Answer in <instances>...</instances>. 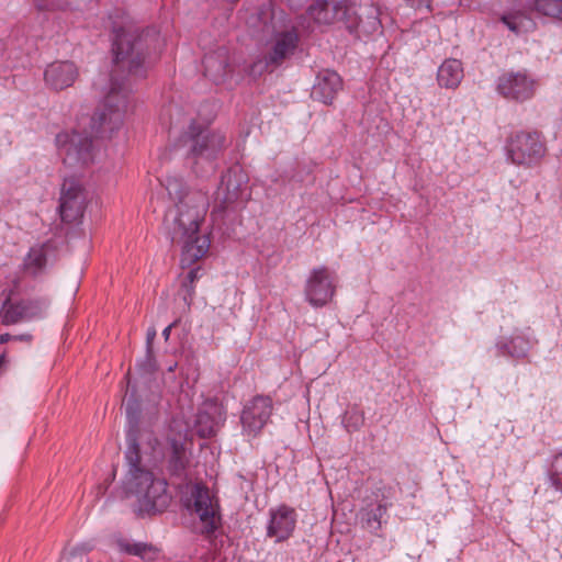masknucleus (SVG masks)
<instances>
[{"mask_svg": "<svg viewBox=\"0 0 562 562\" xmlns=\"http://www.w3.org/2000/svg\"><path fill=\"white\" fill-rule=\"evenodd\" d=\"M150 31L139 35L117 32L113 43L114 66L108 85L103 88V98L92 116V130L97 133L113 132L119 128L130 104L132 80L146 76L150 64L157 59L158 50Z\"/></svg>", "mask_w": 562, "mask_h": 562, "instance_id": "f257e3e1", "label": "nucleus"}, {"mask_svg": "<svg viewBox=\"0 0 562 562\" xmlns=\"http://www.w3.org/2000/svg\"><path fill=\"white\" fill-rule=\"evenodd\" d=\"M162 184L175 202L165 214V227L171 241L182 246V263L191 265L210 247L209 239L199 235L209 209V196L201 190L187 189L179 177H167Z\"/></svg>", "mask_w": 562, "mask_h": 562, "instance_id": "f03ea898", "label": "nucleus"}, {"mask_svg": "<svg viewBox=\"0 0 562 562\" xmlns=\"http://www.w3.org/2000/svg\"><path fill=\"white\" fill-rule=\"evenodd\" d=\"M125 409L131 429L127 432V448L125 460L127 473L124 488L127 494L137 499L139 514H155L164 512L171 502L166 480L155 477L154 474L142 464L139 445L137 441V422L139 405L133 398V394L125 401Z\"/></svg>", "mask_w": 562, "mask_h": 562, "instance_id": "7ed1b4c3", "label": "nucleus"}, {"mask_svg": "<svg viewBox=\"0 0 562 562\" xmlns=\"http://www.w3.org/2000/svg\"><path fill=\"white\" fill-rule=\"evenodd\" d=\"M188 147L187 159L196 175L215 170V160L228 146V139L221 131L207 130L192 121L183 139Z\"/></svg>", "mask_w": 562, "mask_h": 562, "instance_id": "20e7f679", "label": "nucleus"}, {"mask_svg": "<svg viewBox=\"0 0 562 562\" xmlns=\"http://www.w3.org/2000/svg\"><path fill=\"white\" fill-rule=\"evenodd\" d=\"M505 151L512 164L533 168L544 158L547 146L538 132L517 131L506 139Z\"/></svg>", "mask_w": 562, "mask_h": 562, "instance_id": "39448f33", "label": "nucleus"}, {"mask_svg": "<svg viewBox=\"0 0 562 562\" xmlns=\"http://www.w3.org/2000/svg\"><path fill=\"white\" fill-rule=\"evenodd\" d=\"M56 145L64 164L69 167L83 168L94 161V145L91 136L86 133H59L56 136Z\"/></svg>", "mask_w": 562, "mask_h": 562, "instance_id": "423d86ee", "label": "nucleus"}, {"mask_svg": "<svg viewBox=\"0 0 562 562\" xmlns=\"http://www.w3.org/2000/svg\"><path fill=\"white\" fill-rule=\"evenodd\" d=\"M337 276L325 266L312 269L304 285L305 300L315 308L327 305L335 296Z\"/></svg>", "mask_w": 562, "mask_h": 562, "instance_id": "0eeeda50", "label": "nucleus"}, {"mask_svg": "<svg viewBox=\"0 0 562 562\" xmlns=\"http://www.w3.org/2000/svg\"><path fill=\"white\" fill-rule=\"evenodd\" d=\"M187 507L199 517L202 533H212L218 528L221 521L218 507L207 487L200 484L194 485Z\"/></svg>", "mask_w": 562, "mask_h": 562, "instance_id": "6e6552de", "label": "nucleus"}, {"mask_svg": "<svg viewBox=\"0 0 562 562\" xmlns=\"http://www.w3.org/2000/svg\"><path fill=\"white\" fill-rule=\"evenodd\" d=\"M247 183L248 177L239 166L229 168L221 178L215 191V201L222 209L244 203L249 196Z\"/></svg>", "mask_w": 562, "mask_h": 562, "instance_id": "1a4fd4ad", "label": "nucleus"}, {"mask_svg": "<svg viewBox=\"0 0 562 562\" xmlns=\"http://www.w3.org/2000/svg\"><path fill=\"white\" fill-rule=\"evenodd\" d=\"M497 91L507 100L524 102L536 91V80L526 71H509L497 79Z\"/></svg>", "mask_w": 562, "mask_h": 562, "instance_id": "9d476101", "label": "nucleus"}, {"mask_svg": "<svg viewBox=\"0 0 562 562\" xmlns=\"http://www.w3.org/2000/svg\"><path fill=\"white\" fill-rule=\"evenodd\" d=\"M48 307L46 299L22 300L16 303L4 302L0 313L3 325H13L42 318Z\"/></svg>", "mask_w": 562, "mask_h": 562, "instance_id": "9b49d317", "label": "nucleus"}, {"mask_svg": "<svg viewBox=\"0 0 562 562\" xmlns=\"http://www.w3.org/2000/svg\"><path fill=\"white\" fill-rule=\"evenodd\" d=\"M58 209L61 221L66 223H74L82 215L85 194L83 188L77 179L67 178L64 180Z\"/></svg>", "mask_w": 562, "mask_h": 562, "instance_id": "f8f14e48", "label": "nucleus"}, {"mask_svg": "<svg viewBox=\"0 0 562 562\" xmlns=\"http://www.w3.org/2000/svg\"><path fill=\"white\" fill-rule=\"evenodd\" d=\"M272 412V401L268 396L254 397L243 409L240 420L244 432L257 436L268 423Z\"/></svg>", "mask_w": 562, "mask_h": 562, "instance_id": "ddd939ff", "label": "nucleus"}, {"mask_svg": "<svg viewBox=\"0 0 562 562\" xmlns=\"http://www.w3.org/2000/svg\"><path fill=\"white\" fill-rule=\"evenodd\" d=\"M225 418L224 406L215 400H207L198 412L194 424L195 431L202 438H210L220 430Z\"/></svg>", "mask_w": 562, "mask_h": 562, "instance_id": "4468645a", "label": "nucleus"}, {"mask_svg": "<svg viewBox=\"0 0 562 562\" xmlns=\"http://www.w3.org/2000/svg\"><path fill=\"white\" fill-rule=\"evenodd\" d=\"M267 536L276 542L288 540L296 526L297 515L294 508L288 505H280L269 512Z\"/></svg>", "mask_w": 562, "mask_h": 562, "instance_id": "2eb2a0df", "label": "nucleus"}, {"mask_svg": "<svg viewBox=\"0 0 562 562\" xmlns=\"http://www.w3.org/2000/svg\"><path fill=\"white\" fill-rule=\"evenodd\" d=\"M348 0H317L307 10L308 16L318 24H331L349 20Z\"/></svg>", "mask_w": 562, "mask_h": 562, "instance_id": "dca6fc26", "label": "nucleus"}, {"mask_svg": "<svg viewBox=\"0 0 562 562\" xmlns=\"http://www.w3.org/2000/svg\"><path fill=\"white\" fill-rule=\"evenodd\" d=\"M78 68L72 61H54L44 72L45 83L56 91L71 87L78 78Z\"/></svg>", "mask_w": 562, "mask_h": 562, "instance_id": "f3484780", "label": "nucleus"}, {"mask_svg": "<svg viewBox=\"0 0 562 562\" xmlns=\"http://www.w3.org/2000/svg\"><path fill=\"white\" fill-rule=\"evenodd\" d=\"M297 34L294 31H284L277 33L272 41L271 47L265 56L267 67H278L292 55L297 45Z\"/></svg>", "mask_w": 562, "mask_h": 562, "instance_id": "a211bd4d", "label": "nucleus"}, {"mask_svg": "<svg viewBox=\"0 0 562 562\" xmlns=\"http://www.w3.org/2000/svg\"><path fill=\"white\" fill-rule=\"evenodd\" d=\"M342 88L340 76L333 70H323L317 77L312 88V98L324 104H331L337 93Z\"/></svg>", "mask_w": 562, "mask_h": 562, "instance_id": "6ab92c4d", "label": "nucleus"}, {"mask_svg": "<svg viewBox=\"0 0 562 562\" xmlns=\"http://www.w3.org/2000/svg\"><path fill=\"white\" fill-rule=\"evenodd\" d=\"M204 75L213 82L221 83L229 72L228 50L218 47L203 58Z\"/></svg>", "mask_w": 562, "mask_h": 562, "instance_id": "aec40b11", "label": "nucleus"}, {"mask_svg": "<svg viewBox=\"0 0 562 562\" xmlns=\"http://www.w3.org/2000/svg\"><path fill=\"white\" fill-rule=\"evenodd\" d=\"M190 463V452L186 446L177 440L170 442V453L167 459V470L170 475L186 479Z\"/></svg>", "mask_w": 562, "mask_h": 562, "instance_id": "412c9836", "label": "nucleus"}, {"mask_svg": "<svg viewBox=\"0 0 562 562\" xmlns=\"http://www.w3.org/2000/svg\"><path fill=\"white\" fill-rule=\"evenodd\" d=\"M463 67L459 59H446L438 68L437 80L440 87L456 89L463 79Z\"/></svg>", "mask_w": 562, "mask_h": 562, "instance_id": "4be33fe9", "label": "nucleus"}, {"mask_svg": "<svg viewBox=\"0 0 562 562\" xmlns=\"http://www.w3.org/2000/svg\"><path fill=\"white\" fill-rule=\"evenodd\" d=\"M47 265V248L45 245H35L30 248L23 259L22 270L31 277L42 274Z\"/></svg>", "mask_w": 562, "mask_h": 562, "instance_id": "5701e85b", "label": "nucleus"}, {"mask_svg": "<svg viewBox=\"0 0 562 562\" xmlns=\"http://www.w3.org/2000/svg\"><path fill=\"white\" fill-rule=\"evenodd\" d=\"M530 328L527 331L516 330L507 341H499L497 345L503 352L516 357L524 358L527 356L531 347Z\"/></svg>", "mask_w": 562, "mask_h": 562, "instance_id": "b1692460", "label": "nucleus"}, {"mask_svg": "<svg viewBox=\"0 0 562 562\" xmlns=\"http://www.w3.org/2000/svg\"><path fill=\"white\" fill-rule=\"evenodd\" d=\"M117 546L121 552L137 557L144 561L151 562L164 558L159 549L145 543H130L126 541H120Z\"/></svg>", "mask_w": 562, "mask_h": 562, "instance_id": "393cba45", "label": "nucleus"}, {"mask_svg": "<svg viewBox=\"0 0 562 562\" xmlns=\"http://www.w3.org/2000/svg\"><path fill=\"white\" fill-rule=\"evenodd\" d=\"M389 505L380 503L375 507H366L361 510V519L371 532H376L382 527V519L386 515Z\"/></svg>", "mask_w": 562, "mask_h": 562, "instance_id": "a878e982", "label": "nucleus"}, {"mask_svg": "<svg viewBox=\"0 0 562 562\" xmlns=\"http://www.w3.org/2000/svg\"><path fill=\"white\" fill-rule=\"evenodd\" d=\"M532 9L542 15L562 21V0H532Z\"/></svg>", "mask_w": 562, "mask_h": 562, "instance_id": "bb28decb", "label": "nucleus"}, {"mask_svg": "<svg viewBox=\"0 0 562 562\" xmlns=\"http://www.w3.org/2000/svg\"><path fill=\"white\" fill-rule=\"evenodd\" d=\"M342 423L347 431H357L364 424V414L362 411L353 407L345 414Z\"/></svg>", "mask_w": 562, "mask_h": 562, "instance_id": "cd10ccee", "label": "nucleus"}, {"mask_svg": "<svg viewBox=\"0 0 562 562\" xmlns=\"http://www.w3.org/2000/svg\"><path fill=\"white\" fill-rule=\"evenodd\" d=\"M548 475L551 485L562 492V452L554 456Z\"/></svg>", "mask_w": 562, "mask_h": 562, "instance_id": "c85d7f7f", "label": "nucleus"}, {"mask_svg": "<svg viewBox=\"0 0 562 562\" xmlns=\"http://www.w3.org/2000/svg\"><path fill=\"white\" fill-rule=\"evenodd\" d=\"M94 546L92 542H83L81 544L75 546L70 549H66L63 553L64 559H83V557L90 552Z\"/></svg>", "mask_w": 562, "mask_h": 562, "instance_id": "c756f323", "label": "nucleus"}, {"mask_svg": "<svg viewBox=\"0 0 562 562\" xmlns=\"http://www.w3.org/2000/svg\"><path fill=\"white\" fill-rule=\"evenodd\" d=\"M137 370L142 375H151L157 370V363L154 356V351H146L145 358L137 364Z\"/></svg>", "mask_w": 562, "mask_h": 562, "instance_id": "7c9ffc66", "label": "nucleus"}, {"mask_svg": "<svg viewBox=\"0 0 562 562\" xmlns=\"http://www.w3.org/2000/svg\"><path fill=\"white\" fill-rule=\"evenodd\" d=\"M182 289L186 291V294L183 296V300L188 306L191 305L194 294V286L193 284H190L189 282L184 281L182 283Z\"/></svg>", "mask_w": 562, "mask_h": 562, "instance_id": "2f4dec72", "label": "nucleus"}, {"mask_svg": "<svg viewBox=\"0 0 562 562\" xmlns=\"http://www.w3.org/2000/svg\"><path fill=\"white\" fill-rule=\"evenodd\" d=\"M516 20H517V18L513 16V15H503L502 16V21L504 22V24H506V26L515 33H517L519 31L518 23Z\"/></svg>", "mask_w": 562, "mask_h": 562, "instance_id": "473e14b6", "label": "nucleus"}, {"mask_svg": "<svg viewBox=\"0 0 562 562\" xmlns=\"http://www.w3.org/2000/svg\"><path fill=\"white\" fill-rule=\"evenodd\" d=\"M156 338V329L154 327L148 328L147 335H146V351L151 352L153 350V344Z\"/></svg>", "mask_w": 562, "mask_h": 562, "instance_id": "72a5a7b5", "label": "nucleus"}, {"mask_svg": "<svg viewBox=\"0 0 562 562\" xmlns=\"http://www.w3.org/2000/svg\"><path fill=\"white\" fill-rule=\"evenodd\" d=\"M33 337L31 334H21V335H13L14 341H22L26 344H31Z\"/></svg>", "mask_w": 562, "mask_h": 562, "instance_id": "f704fd0d", "label": "nucleus"}, {"mask_svg": "<svg viewBox=\"0 0 562 562\" xmlns=\"http://www.w3.org/2000/svg\"><path fill=\"white\" fill-rule=\"evenodd\" d=\"M199 278V269H192L188 272L186 281L190 284H193L194 281Z\"/></svg>", "mask_w": 562, "mask_h": 562, "instance_id": "c9c22d12", "label": "nucleus"}, {"mask_svg": "<svg viewBox=\"0 0 562 562\" xmlns=\"http://www.w3.org/2000/svg\"><path fill=\"white\" fill-rule=\"evenodd\" d=\"M36 5L38 9L44 10L49 9L50 3L49 0H36Z\"/></svg>", "mask_w": 562, "mask_h": 562, "instance_id": "e433bc0d", "label": "nucleus"}, {"mask_svg": "<svg viewBox=\"0 0 562 562\" xmlns=\"http://www.w3.org/2000/svg\"><path fill=\"white\" fill-rule=\"evenodd\" d=\"M176 325V322L170 324L169 326H167L164 330H162V336L165 338V340H168L169 339V336H170V331H171V328Z\"/></svg>", "mask_w": 562, "mask_h": 562, "instance_id": "4c0bfd02", "label": "nucleus"}, {"mask_svg": "<svg viewBox=\"0 0 562 562\" xmlns=\"http://www.w3.org/2000/svg\"><path fill=\"white\" fill-rule=\"evenodd\" d=\"M10 340H13V335L8 333L0 335V344H7Z\"/></svg>", "mask_w": 562, "mask_h": 562, "instance_id": "58836bf2", "label": "nucleus"}, {"mask_svg": "<svg viewBox=\"0 0 562 562\" xmlns=\"http://www.w3.org/2000/svg\"><path fill=\"white\" fill-rule=\"evenodd\" d=\"M5 362H7V360H5V356H4V355H1V356H0V368H1L2 366H4V363H5Z\"/></svg>", "mask_w": 562, "mask_h": 562, "instance_id": "ea45409f", "label": "nucleus"}, {"mask_svg": "<svg viewBox=\"0 0 562 562\" xmlns=\"http://www.w3.org/2000/svg\"><path fill=\"white\" fill-rule=\"evenodd\" d=\"M176 367H177V364H176V363H175V364H172V366H170V367L168 368V371H173Z\"/></svg>", "mask_w": 562, "mask_h": 562, "instance_id": "a19ab883", "label": "nucleus"}]
</instances>
